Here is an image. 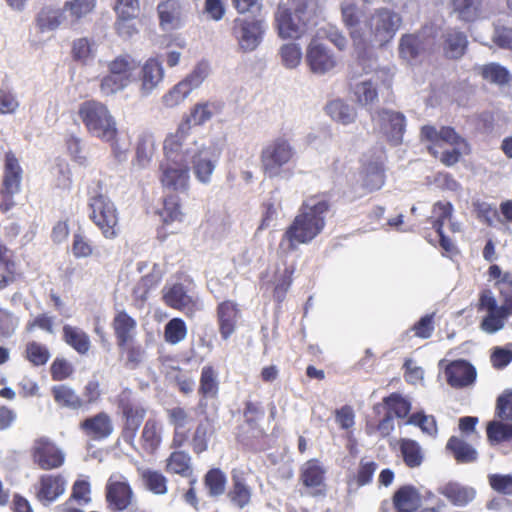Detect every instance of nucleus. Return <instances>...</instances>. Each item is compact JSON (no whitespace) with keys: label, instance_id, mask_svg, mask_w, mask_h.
<instances>
[{"label":"nucleus","instance_id":"1","mask_svg":"<svg viewBox=\"0 0 512 512\" xmlns=\"http://www.w3.org/2000/svg\"><path fill=\"white\" fill-rule=\"evenodd\" d=\"M341 11L360 61L371 60L373 48L389 43L402 23L401 16L388 8L376 9L365 15L356 8L354 0H343Z\"/></svg>","mask_w":512,"mask_h":512},{"label":"nucleus","instance_id":"2","mask_svg":"<svg viewBox=\"0 0 512 512\" xmlns=\"http://www.w3.org/2000/svg\"><path fill=\"white\" fill-rule=\"evenodd\" d=\"M225 146V137L214 136L209 140L164 141V153L174 162L185 161L192 165L195 178L204 185L212 182Z\"/></svg>","mask_w":512,"mask_h":512},{"label":"nucleus","instance_id":"3","mask_svg":"<svg viewBox=\"0 0 512 512\" xmlns=\"http://www.w3.org/2000/svg\"><path fill=\"white\" fill-rule=\"evenodd\" d=\"M329 203L319 196H311L304 200L292 224L283 235L281 245L288 242L290 249L299 244H307L317 237L325 227V215Z\"/></svg>","mask_w":512,"mask_h":512},{"label":"nucleus","instance_id":"4","mask_svg":"<svg viewBox=\"0 0 512 512\" xmlns=\"http://www.w3.org/2000/svg\"><path fill=\"white\" fill-rule=\"evenodd\" d=\"M321 9L320 0H288L280 2L274 12V28L282 39H299L315 25Z\"/></svg>","mask_w":512,"mask_h":512},{"label":"nucleus","instance_id":"5","mask_svg":"<svg viewBox=\"0 0 512 512\" xmlns=\"http://www.w3.org/2000/svg\"><path fill=\"white\" fill-rule=\"evenodd\" d=\"M421 138L431 143L428 149L435 157H438L436 147H442L444 144L452 147L451 150L441 152L439 157L446 166H453L459 162L463 154L469 153L467 142L451 127L443 126L437 129L435 126L425 125L421 129Z\"/></svg>","mask_w":512,"mask_h":512},{"label":"nucleus","instance_id":"6","mask_svg":"<svg viewBox=\"0 0 512 512\" xmlns=\"http://www.w3.org/2000/svg\"><path fill=\"white\" fill-rule=\"evenodd\" d=\"M295 155L296 150L292 143L286 138L277 137L262 148L261 168L269 178H288L292 175L288 165Z\"/></svg>","mask_w":512,"mask_h":512},{"label":"nucleus","instance_id":"7","mask_svg":"<svg viewBox=\"0 0 512 512\" xmlns=\"http://www.w3.org/2000/svg\"><path fill=\"white\" fill-rule=\"evenodd\" d=\"M79 117L88 133L102 141H112L118 136L117 123L108 107L98 101H86L80 105Z\"/></svg>","mask_w":512,"mask_h":512},{"label":"nucleus","instance_id":"8","mask_svg":"<svg viewBox=\"0 0 512 512\" xmlns=\"http://www.w3.org/2000/svg\"><path fill=\"white\" fill-rule=\"evenodd\" d=\"M500 302L497 300L491 290H484L480 293L478 310L485 311L480 328L488 334H494L505 326V321L512 316V289L502 290L500 293Z\"/></svg>","mask_w":512,"mask_h":512},{"label":"nucleus","instance_id":"9","mask_svg":"<svg viewBox=\"0 0 512 512\" xmlns=\"http://www.w3.org/2000/svg\"><path fill=\"white\" fill-rule=\"evenodd\" d=\"M224 104L221 101L210 100L196 103L189 114L183 117L174 133L167 135L164 141H191L205 139L202 136L192 134V126H202L214 116L223 111Z\"/></svg>","mask_w":512,"mask_h":512},{"label":"nucleus","instance_id":"10","mask_svg":"<svg viewBox=\"0 0 512 512\" xmlns=\"http://www.w3.org/2000/svg\"><path fill=\"white\" fill-rule=\"evenodd\" d=\"M90 218L107 239L118 235V213L114 203L105 195L98 194L90 198Z\"/></svg>","mask_w":512,"mask_h":512},{"label":"nucleus","instance_id":"11","mask_svg":"<svg viewBox=\"0 0 512 512\" xmlns=\"http://www.w3.org/2000/svg\"><path fill=\"white\" fill-rule=\"evenodd\" d=\"M266 22L253 17L236 18L233 21L232 33L243 52H252L263 41Z\"/></svg>","mask_w":512,"mask_h":512},{"label":"nucleus","instance_id":"12","mask_svg":"<svg viewBox=\"0 0 512 512\" xmlns=\"http://www.w3.org/2000/svg\"><path fill=\"white\" fill-rule=\"evenodd\" d=\"M305 62L311 73L323 76L335 72L340 60L328 45L313 38L306 47Z\"/></svg>","mask_w":512,"mask_h":512},{"label":"nucleus","instance_id":"13","mask_svg":"<svg viewBox=\"0 0 512 512\" xmlns=\"http://www.w3.org/2000/svg\"><path fill=\"white\" fill-rule=\"evenodd\" d=\"M22 168L12 152L6 153L3 184L0 191V210L8 212L15 205L14 196L21 190Z\"/></svg>","mask_w":512,"mask_h":512},{"label":"nucleus","instance_id":"14","mask_svg":"<svg viewBox=\"0 0 512 512\" xmlns=\"http://www.w3.org/2000/svg\"><path fill=\"white\" fill-rule=\"evenodd\" d=\"M106 501L113 512L130 511L135 503L134 492L121 474H113L106 484Z\"/></svg>","mask_w":512,"mask_h":512},{"label":"nucleus","instance_id":"15","mask_svg":"<svg viewBox=\"0 0 512 512\" xmlns=\"http://www.w3.org/2000/svg\"><path fill=\"white\" fill-rule=\"evenodd\" d=\"M162 293L167 306L180 310L187 316H193L203 307L198 296L181 283H167Z\"/></svg>","mask_w":512,"mask_h":512},{"label":"nucleus","instance_id":"16","mask_svg":"<svg viewBox=\"0 0 512 512\" xmlns=\"http://www.w3.org/2000/svg\"><path fill=\"white\" fill-rule=\"evenodd\" d=\"M31 457L40 469L52 470L59 468L65 461L64 452L48 437H39L31 447Z\"/></svg>","mask_w":512,"mask_h":512},{"label":"nucleus","instance_id":"17","mask_svg":"<svg viewBox=\"0 0 512 512\" xmlns=\"http://www.w3.org/2000/svg\"><path fill=\"white\" fill-rule=\"evenodd\" d=\"M372 120L393 145L402 143L406 119L401 112L383 108L372 115Z\"/></svg>","mask_w":512,"mask_h":512},{"label":"nucleus","instance_id":"18","mask_svg":"<svg viewBox=\"0 0 512 512\" xmlns=\"http://www.w3.org/2000/svg\"><path fill=\"white\" fill-rule=\"evenodd\" d=\"M165 162L161 165L162 185L176 192H185L189 187V166L185 161L174 162L165 153Z\"/></svg>","mask_w":512,"mask_h":512},{"label":"nucleus","instance_id":"19","mask_svg":"<svg viewBox=\"0 0 512 512\" xmlns=\"http://www.w3.org/2000/svg\"><path fill=\"white\" fill-rule=\"evenodd\" d=\"M79 429L87 438L102 441L113 434L114 424L112 417L107 412L101 411L81 421Z\"/></svg>","mask_w":512,"mask_h":512},{"label":"nucleus","instance_id":"20","mask_svg":"<svg viewBox=\"0 0 512 512\" xmlns=\"http://www.w3.org/2000/svg\"><path fill=\"white\" fill-rule=\"evenodd\" d=\"M160 26L164 31H173L183 25L184 5L179 0H165L158 4Z\"/></svg>","mask_w":512,"mask_h":512},{"label":"nucleus","instance_id":"21","mask_svg":"<svg viewBox=\"0 0 512 512\" xmlns=\"http://www.w3.org/2000/svg\"><path fill=\"white\" fill-rule=\"evenodd\" d=\"M146 413L147 408L141 402L122 412L124 425L121 437L125 443L133 448H135L136 436Z\"/></svg>","mask_w":512,"mask_h":512},{"label":"nucleus","instance_id":"22","mask_svg":"<svg viewBox=\"0 0 512 512\" xmlns=\"http://www.w3.org/2000/svg\"><path fill=\"white\" fill-rule=\"evenodd\" d=\"M67 482L60 475H42L36 490L37 499L44 505L56 501L66 490Z\"/></svg>","mask_w":512,"mask_h":512},{"label":"nucleus","instance_id":"23","mask_svg":"<svg viewBox=\"0 0 512 512\" xmlns=\"http://www.w3.org/2000/svg\"><path fill=\"white\" fill-rule=\"evenodd\" d=\"M164 70L159 60L149 58L142 65L140 70V93L142 96H149L162 82Z\"/></svg>","mask_w":512,"mask_h":512},{"label":"nucleus","instance_id":"24","mask_svg":"<svg viewBox=\"0 0 512 512\" xmlns=\"http://www.w3.org/2000/svg\"><path fill=\"white\" fill-rule=\"evenodd\" d=\"M231 478L232 487L227 496L234 506L239 509H244L251 502L252 489L247 485L244 473L241 470L233 469Z\"/></svg>","mask_w":512,"mask_h":512},{"label":"nucleus","instance_id":"25","mask_svg":"<svg viewBox=\"0 0 512 512\" xmlns=\"http://www.w3.org/2000/svg\"><path fill=\"white\" fill-rule=\"evenodd\" d=\"M217 316L220 334L224 340H227L235 332L240 311L234 302L224 301L218 306Z\"/></svg>","mask_w":512,"mask_h":512},{"label":"nucleus","instance_id":"26","mask_svg":"<svg viewBox=\"0 0 512 512\" xmlns=\"http://www.w3.org/2000/svg\"><path fill=\"white\" fill-rule=\"evenodd\" d=\"M430 44L423 34L403 35L399 42V55L405 61L411 62L425 52Z\"/></svg>","mask_w":512,"mask_h":512},{"label":"nucleus","instance_id":"27","mask_svg":"<svg viewBox=\"0 0 512 512\" xmlns=\"http://www.w3.org/2000/svg\"><path fill=\"white\" fill-rule=\"evenodd\" d=\"M393 504L397 512H414L422 504V495L416 487L404 485L394 493Z\"/></svg>","mask_w":512,"mask_h":512},{"label":"nucleus","instance_id":"28","mask_svg":"<svg viewBox=\"0 0 512 512\" xmlns=\"http://www.w3.org/2000/svg\"><path fill=\"white\" fill-rule=\"evenodd\" d=\"M448 383L453 387H464L471 384L475 377L474 367L464 360L455 361L446 368Z\"/></svg>","mask_w":512,"mask_h":512},{"label":"nucleus","instance_id":"29","mask_svg":"<svg viewBox=\"0 0 512 512\" xmlns=\"http://www.w3.org/2000/svg\"><path fill=\"white\" fill-rule=\"evenodd\" d=\"M136 321L125 311L118 312L113 319V328L115 331L117 344L124 348L132 342L136 333Z\"/></svg>","mask_w":512,"mask_h":512},{"label":"nucleus","instance_id":"30","mask_svg":"<svg viewBox=\"0 0 512 512\" xmlns=\"http://www.w3.org/2000/svg\"><path fill=\"white\" fill-rule=\"evenodd\" d=\"M326 469L316 459H311L303 464L301 468V481L308 488L321 492L324 488Z\"/></svg>","mask_w":512,"mask_h":512},{"label":"nucleus","instance_id":"31","mask_svg":"<svg viewBox=\"0 0 512 512\" xmlns=\"http://www.w3.org/2000/svg\"><path fill=\"white\" fill-rule=\"evenodd\" d=\"M359 181L366 192L379 190L385 183L382 164L377 161L365 164L360 172Z\"/></svg>","mask_w":512,"mask_h":512},{"label":"nucleus","instance_id":"32","mask_svg":"<svg viewBox=\"0 0 512 512\" xmlns=\"http://www.w3.org/2000/svg\"><path fill=\"white\" fill-rule=\"evenodd\" d=\"M63 341L80 355H86L91 348L89 335L80 327L70 324L63 326Z\"/></svg>","mask_w":512,"mask_h":512},{"label":"nucleus","instance_id":"33","mask_svg":"<svg viewBox=\"0 0 512 512\" xmlns=\"http://www.w3.org/2000/svg\"><path fill=\"white\" fill-rule=\"evenodd\" d=\"M439 493L456 506L467 505L475 498L476 495L474 488L462 486L458 483L445 484L439 488Z\"/></svg>","mask_w":512,"mask_h":512},{"label":"nucleus","instance_id":"34","mask_svg":"<svg viewBox=\"0 0 512 512\" xmlns=\"http://www.w3.org/2000/svg\"><path fill=\"white\" fill-rule=\"evenodd\" d=\"M138 62L130 55H119L107 63V69L114 75L125 78L130 83L136 80Z\"/></svg>","mask_w":512,"mask_h":512},{"label":"nucleus","instance_id":"35","mask_svg":"<svg viewBox=\"0 0 512 512\" xmlns=\"http://www.w3.org/2000/svg\"><path fill=\"white\" fill-rule=\"evenodd\" d=\"M64 13L63 8L45 6L37 15L36 25L41 32L56 30L65 19Z\"/></svg>","mask_w":512,"mask_h":512},{"label":"nucleus","instance_id":"36","mask_svg":"<svg viewBox=\"0 0 512 512\" xmlns=\"http://www.w3.org/2000/svg\"><path fill=\"white\" fill-rule=\"evenodd\" d=\"M52 394L55 402L65 408L72 410H79L85 407V402L78 393L70 386L61 384L52 388Z\"/></svg>","mask_w":512,"mask_h":512},{"label":"nucleus","instance_id":"37","mask_svg":"<svg viewBox=\"0 0 512 512\" xmlns=\"http://www.w3.org/2000/svg\"><path fill=\"white\" fill-rule=\"evenodd\" d=\"M96 0H70L63 5V11L68 13L71 24H78L87 18L95 9Z\"/></svg>","mask_w":512,"mask_h":512},{"label":"nucleus","instance_id":"38","mask_svg":"<svg viewBox=\"0 0 512 512\" xmlns=\"http://www.w3.org/2000/svg\"><path fill=\"white\" fill-rule=\"evenodd\" d=\"M141 441L143 448L149 453L159 447L162 441V426L155 418L146 420L141 433Z\"/></svg>","mask_w":512,"mask_h":512},{"label":"nucleus","instance_id":"39","mask_svg":"<svg viewBox=\"0 0 512 512\" xmlns=\"http://www.w3.org/2000/svg\"><path fill=\"white\" fill-rule=\"evenodd\" d=\"M466 35L458 30H449L445 34L444 41V52L448 58L458 59L460 58L467 47Z\"/></svg>","mask_w":512,"mask_h":512},{"label":"nucleus","instance_id":"40","mask_svg":"<svg viewBox=\"0 0 512 512\" xmlns=\"http://www.w3.org/2000/svg\"><path fill=\"white\" fill-rule=\"evenodd\" d=\"M326 111L333 120L343 125L353 123L357 115L354 107L341 99L329 102L326 106Z\"/></svg>","mask_w":512,"mask_h":512},{"label":"nucleus","instance_id":"41","mask_svg":"<svg viewBox=\"0 0 512 512\" xmlns=\"http://www.w3.org/2000/svg\"><path fill=\"white\" fill-rule=\"evenodd\" d=\"M138 471L147 490L156 495L167 493V479L162 473L151 469H139Z\"/></svg>","mask_w":512,"mask_h":512},{"label":"nucleus","instance_id":"42","mask_svg":"<svg viewBox=\"0 0 512 512\" xmlns=\"http://www.w3.org/2000/svg\"><path fill=\"white\" fill-rule=\"evenodd\" d=\"M278 56L280 58L281 64L286 69H295L300 65L303 59V52L301 46L298 43L289 42L282 44L279 47Z\"/></svg>","mask_w":512,"mask_h":512},{"label":"nucleus","instance_id":"43","mask_svg":"<svg viewBox=\"0 0 512 512\" xmlns=\"http://www.w3.org/2000/svg\"><path fill=\"white\" fill-rule=\"evenodd\" d=\"M447 448L453 453L458 462L470 463L477 459V451L470 444L457 437L449 439Z\"/></svg>","mask_w":512,"mask_h":512},{"label":"nucleus","instance_id":"44","mask_svg":"<svg viewBox=\"0 0 512 512\" xmlns=\"http://www.w3.org/2000/svg\"><path fill=\"white\" fill-rule=\"evenodd\" d=\"M453 12L460 20L474 21L481 12V0H452Z\"/></svg>","mask_w":512,"mask_h":512},{"label":"nucleus","instance_id":"45","mask_svg":"<svg viewBox=\"0 0 512 512\" xmlns=\"http://www.w3.org/2000/svg\"><path fill=\"white\" fill-rule=\"evenodd\" d=\"M356 101L362 106L373 104L378 99L376 82L372 79L363 80L353 87Z\"/></svg>","mask_w":512,"mask_h":512},{"label":"nucleus","instance_id":"46","mask_svg":"<svg viewBox=\"0 0 512 512\" xmlns=\"http://www.w3.org/2000/svg\"><path fill=\"white\" fill-rule=\"evenodd\" d=\"M131 83L121 76L109 72L100 78V93L105 96H114L126 89Z\"/></svg>","mask_w":512,"mask_h":512},{"label":"nucleus","instance_id":"47","mask_svg":"<svg viewBox=\"0 0 512 512\" xmlns=\"http://www.w3.org/2000/svg\"><path fill=\"white\" fill-rule=\"evenodd\" d=\"M482 77L494 84L504 85L509 82L510 74L508 70L498 63H489L479 68Z\"/></svg>","mask_w":512,"mask_h":512},{"label":"nucleus","instance_id":"48","mask_svg":"<svg viewBox=\"0 0 512 512\" xmlns=\"http://www.w3.org/2000/svg\"><path fill=\"white\" fill-rule=\"evenodd\" d=\"M226 476L220 469H211L204 478L205 487L212 497H217L225 492Z\"/></svg>","mask_w":512,"mask_h":512},{"label":"nucleus","instance_id":"49","mask_svg":"<svg viewBox=\"0 0 512 512\" xmlns=\"http://www.w3.org/2000/svg\"><path fill=\"white\" fill-rule=\"evenodd\" d=\"M209 73L210 66L208 62L201 61L183 80H181V82L190 92H192L201 86L204 80L208 77Z\"/></svg>","mask_w":512,"mask_h":512},{"label":"nucleus","instance_id":"50","mask_svg":"<svg viewBox=\"0 0 512 512\" xmlns=\"http://www.w3.org/2000/svg\"><path fill=\"white\" fill-rule=\"evenodd\" d=\"M187 336V327L180 318L171 319L165 326L164 337L167 343L176 345Z\"/></svg>","mask_w":512,"mask_h":512},{"label":"nucleus","instance_id":"51","mask_svg":"<svg viewBox=\"0 0 512 512\" xmlns=\"http://www.w3.org/2000/svg\"><path fill=\"white\" fill-rule=\"evenodd\" d=\"M400 448L404 462L407 464V466L413 468L419 466L422 463L423 455L421 448L416 441L403 439L401 441Z\"/></svg>","mask_w":512,"mask_h":512},{"label":"nucleus","instance_id":"52","mask_svg":"<svg viewBox=\"0 0 512 512\" xmlns=\"http://www.w3.org/2000/svg\"><path fill=\"white\" fill-rule=\"evenodd\" d=\"M167 470L175 474L188 476L191 471L190 456L184 451L173 452L167 460Z\"/></svg>","mask_w":512,"mask_h":512},{"label":"nucleus","instance_id":"53","mask_svg":"<svg viewBox=\"0 0 512 512\" xmlns=\"http://www.w3.org/2000/svg\"><path fill=\"white\" fill-rule=\"evenodd\" d=\"M199 391L206 397H213L217 394V372L212 366H204L202 368Z\"/></svg>","mask_w":512,"mask_h":512},{"label":"nucleus","instance_id":"54","mask_svg":"<svg viewBox=\"0 0 512 512\" xmlns=\"http://www.w3.org/2000/svg\"><path fill=\"white\" fill-rule=\"evenodd\" d=\"M190 93L180 81L162 96L161 101L166 108H175L183 103Z\"/></svg>","mask_w":512,"mask_h":512},{"label":"nucleus","instance_id":"55","mask_svg":"<svg viewBox=\"0 0 512 512\" xmlns=\"http://www.w3.org/2000/svg\"><path fill=\"white\" fill-rule=\"evenodd\" d=\"M155 151L154 140L151 136H143L139 139L136 148V163L139 167H146L151 161Z\"/></svg>","mask_w":512,"mask_h":512},{"label":"nucleus","instance_id":"56","mask_svg":"<svg viewBox=\"0 0 512 512\" xmlns=\"http://www.w3.org/2000/svg\"><path fill=\"white\" fill-rule=\"evenodd\" d=\"M160 216L166 224L182 221L183 213L176 196H170L164 200V207L160 212Z\"/></svg>","mask_w":512,"mask_h":512},{"label":"nucleus","instance_id":"57","mask_svg":"<svg viewBox=\"0 0 512 512\" xmlns=\"http://www.w3.org/2000/svg\"><path fill=\"white\" fill-rule=\"evenodd\" d=\"M384 403L387 406L388 413H394L398 418L406 417L411 410L410 402L396 393L386 397Z\"/></svg>","mask_w":512,"mask_h":512},{"label":"nucleus","instance_id":"58","mask_svg":"<svg viewBox=\"0 0 512 512\" xmlns=\"http://www.w3.org/2000/svg\"><path fill=\"white\" fill-rule=\"evenodd\" d=\"M26 358L35 366H41L47 363L50 358V352L45 345L32 341L26 345Z\"/></svg>","mask_w":512,"mask_h":512},{"label":"nucleus","instance_id":"59","mask_svg":"<svg viewBox=\"0 0 512 512\" xmlns=\"http://www.w3.org/2000/svg\"><path fill=\"white\" fill-rule=\"evenodd\" d=\"M406 423L418 426L423 433L429 436L433 437L437 434L436 420L432 415H426L422 412L415 413L409 417Z\"/></svg>","mask_w":512,"mask_h":512},{"label":"nucleus","instance_id":"60","mask_svg":"<svg viewBox=\"0 0 512 512\" xmlns=\"http://www.w3.org/2000/svg\"><path fill=\"white\" fill-rule=\"evenodd\" d=\"M211 434L212 428L210 423L208 421L200 422L192 439L193 449L196 453H201L207 449Z\"/></svg>","mask_w":512,"mask_h":512},{"label":"nucleus","instance_id":"61","mask_svg":"<svg viewBox=\"0 0 512 512\" xmlns=\"http://www.w3.org/2000/svg\"><path fill=\"white\" fill-rule=\"evenodd\" d=\"M487 436L491 442L499 443L512 439V424L493 421L487 427Z\"/></svg>","mask_w":512,"mask_h":512},{"label":"nucleus","instance_id":"62","mask_svg":"<svg viewBox=\"0 0 512 512\" xmlns=\"http://www.w3.org/2000/svg\"><path fill=\"white\" fill-rule=\"evenodd\" d=\"M19 100L16 93L8 86L0 88V113L13 114L19 108Z\"/></svg>","mask_w":512,"mask_h":512},{"label":"nucleus","instance_id":"63","mask_svg":"<svg viewBox=\"0 0 512 512\" xmlns=\"http://www.w3.org/2000/svg\"><path fill=\"white\" fill-rule=\"evenodd\" d=\"M72 51L75 59L85 62L94 57L96 45L88 38H80L74 41Z\"/></svg>","mask_w":512,"mask_h":512},{"label":"nucleus","instance_id":"64","mask_svg":"<svg viewBox=\"0 0 512 512\" xmlns=\"http://www.w3.org/2000/svg\"><path fill=\"white\" fill-rule=\"evenodd\" d=\"M488 482L490 487L503 495H512V475L511 474H489Z\"/></svg>","mask_w":512,"mask_h":512}]
</instances>
